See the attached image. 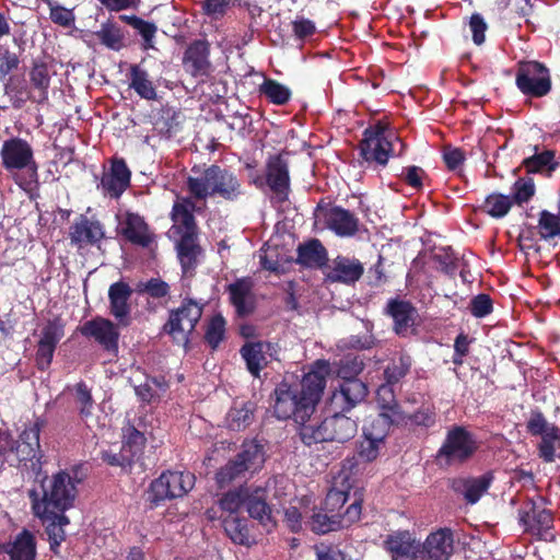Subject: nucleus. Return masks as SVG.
<instances>
[{"instance_id":"13","label":"nucleus","mask_w":560,"mask_h":560,"mask_svg":"<svg viewBox=\"0 0 560 560\" xmlns=\"http://www.w3.org/2000/svg\"><path fill=\"white\" fill-rule=\"evenodd\" d=\"M520 522L526 532L539 537V539L551 540L553 538L550 532L553 523L551 512L538 509L534 502H529L525 509L520 511Z\"/></svg>"},{"instance_id":"60","label":"nucleus","mask_w":560,"mask_h":560,"mask_svg":"<svg viewBox=\"0 0 560 560\" xmlns=\"http://www.w3.org/2000/svg\"><path fill=\"white\" fill-rule=\"evenodd\" d=\"M535 192V186L532 179H520L514 184L513 194L511 198L513 203H523L527 202Z\"/></svg>"},{"instance_id":"47","label":"nucleus","mask_w":560,"mask_h":560,"mask_svg":"<svg viewBox=\"0 0 560 560\" xmlns=\"http://www.w3.org/2000/svg\"><path fill=\"white\" fill-rule=\"evenodd\" d=\"M145 444L143 433L138 431L135 427L128 425L124 429V440L121 447L126 453L132 455L133 462H138L142 455Z\"/></svg>"},{"instance_id":"43","label":"nucleus","mask_w":560,"mask_h":560,"mask_svg":"<svg viewBox=\"0 0 560 560\" xmlns=\"http://www.w3.org/2000/svg\"><path fill=\"white\" fill-rule=\"evenodd\" d=\"M249 489L240 487L236 490L226 492L220 500L219 506L223 516L238 515L240 510L247 503Z\"/></svg>"},{"instance_id":"32","label":"nucleus","mask_w":560,"mask_h":560,"mask_svg":"<svg viewBox=\"0 0 560 560\" xmlns=\"http://www.w3.org/2000/svg\"><path fill=\"white\" fill-rule=\"evenodd\" d=\"M490 480L486 476L478 478H459L453 481V489L455 492L462 494L470 504L479 501L481 495L488 490Z\"/></svg>"},{"instance_id":"21","label":"nucleus","mask_w":560,"mask_h":560,"mask_svg":"<svg viewBox=\"0 0 560 560\" xmlns=\"http://www.w3.org/2000/svg\"><path fill=\"white\" fill-rule=\"evenodd\" d=\"M368 395L366 385L359 378H346L339 385V389L332 394L331 405L348 411L361 402Z\"/></svg>"},{"instance_id":"27","label":"nucleus","mask_w":560,"mask_h":560,"mask_svg":"<svg viewBox=\"0 0 560 560\" xmlns=\"http://www.w3.org/2000/svg\"><path fill=\"white\" fill-rule=\"evenodd\" d=\"M246 509L250 517L257 520L267 532L276 526L270 506L266 502L265 491L260 488L249 491Z\"/></svg>"},{"instance_id":"34","label":"nucleus","mask_w":560,"mask_h":560,"mask_svg":"<svg viewBox=\"0 0 560 560\" xmlns=\"http://www.w3.org/2000/svg\"><path fill=\"white\" fill-rule=\"evenodd\" d=\"M376 400L381 412L387 413V417L396 421L397 424L404 420L402 410L396 400L394 385L388 383L382 384L377 388Z\"/></svg>"},{"instance_id":"4","label":"nucleus","mask_w":560,"mask_h":560,"mask_svg":"<svg viewBox=\"0 0 560 560\" xmlns=\"http://www.w3.org/2000/svg\"><path fill=\"white\" fill-rule=\"evenodd\" d=\"M479 448L477 436L463 425H452L436 453V460L446 466L469 460Z\"/></svg>"},{"instance_id":"39","label":"nucleus","mask_w":560,"mask_h":560,"mask_svg":"<svg viewBox=\"0 0 560 560\" xmlns=\"http://www.w3.org/2000/svg\"><path fill=\"white\" fill-rule=\"evenodd\" d=\"M226 535L237 545L247 546L252 542L247 520L240 515L220 516Z\"/></svg>"},{"instance_id":"41","label":"nucleus","mask_w":560,"mask_h":560,"mask_svg":"<svg viewBox=\"0 0 560 560\" xmlns=\"http://www.w3.org/2000/svg\"><path fill=\"white\" fill-rule=\"evenodd\" d=\"M404 420L398 425H406L410 429H429L436 422L435 408L431 404H423L417 411L406 413L402 411Z\"/></svg>"},{"instance_id":"42","label":"nucleus","mask_w":560,"mask_h":560,"mask_svg":"<svg viewBox=\"0 0 560 560\" xmlns=\"http://www.w3.org/2000/svg\"><path fill=\"white\" fill-rule=\"evenodd\" d=\"M363 436L359 446V456L366 462H372L378 456L380 448L384 444V431L374 432L373 429H363Z\"/></svg>"},{"instance_id":"57","label":"nucleus","mask_w":560,"mask_h":560,"mask_svg":"<svg viewBox=\"0 0 560 560\" xmlns=\"http://www.w3.org/2000/svg\"><path fill=\"white\" fill-rule=\"evenodd\" d=\"M560 447V430L557 433L541 438L538 445L539 456L546 463H552L556 458V451Z\"/></svg>"},{"instance_id":"29","label":"nucleus","mask_w":560,"mask_h":560,"mask_svg":"<svg viewBox=\"0 0 560 560\" xmlns=\"http://www.w3.org/2000/svg\"><path fill=\"white\" fill-rule=\"evenodd\" d=\"M252 288V281L248 279H238L228 288L230 300L240 316H246L254 310Z\"/></svg>"},{"instance_id":"54","label":"nucleus","mask_w":560,"mask_h":560,"mask_svg":"<svg viewBox=\"0 0 560 560\" xmlns=\"http://www.w3.org/2000/svg\"><path fill=\"white\" fill-rule=\"evenodd\" d=\"M538 231L544 240H550L560 234V217L546 210L540 212Z\"/></svg>"},{"instance_id":"63","label":"nucleus","mask_w":560,"mask_h":560,"mask_svg":"<svg viewBox=\"0 0 560 560\" xmlns=\"http://www.w3.org/2000/svg\"><path fill=\"white\" fill-rule=\"evenodd\" d=\"M201 9L211 20L221 19L229 7L228 0H203L200 2Z\"/></svg>"},{"instance_id":"62","label":"nucleus","mask_w":560,"mask_h":560,"mask_svg":"<svg viewBox=\"0 0 560 560\" xmlns=\"http://www.w3.org/2000/svg\"><path fill=\"white\" fill-rule=\"evenodd\" d=\"M469 310L477 318L486 317L493 310L492 300L487 294H479L470 301Z\"/></svg>"},{"instance_id":"20","label":"nucleus","mask_w":560,"mask_h":560,"mask_svg":"<svg viewBox=\"0 0 560 560\" xmlns=\"http://www.w3.org/2000/svg\"><path fill=\"white\" fill-rule=\"evenodd\" d=\"M132 289L127 282L117 281L109 285V312L122 326L130 324Z\"/></svg>"},{"instance_id":"6","label":"nucleus","mask_w":560,"mask_h":560,"mask_svg":"<svg viewBox=\"0 0 560 560\" xmlns=\"http://www.w3.org/2000/svg\"><path fill=\"white\" fill-rule=\"evenodd\" d=\"M195 486V476L188 471H165L150 485L148 499L158 506L165 500L184 497Z\"/></svg>"},{"instance_id":"35","label":"nucleus","mask_w":560,"mask_h":560,"mask_svg":"<svg viewBox=\"0 0 560 560\" xmlns=\"http://www.w3.org/2000/svg\"><path fill=\"white\" fill-rule=\"evenodd\" d=\"M255 406L249 401H235L226 415V425L233 431L247 428L254 419Z\"/></svg>"},{"instance_id":"30","label":"nucleus","mask_w":560,"mask_h":560,"mask_svg":"<svg viewBox=\"0 0 560 560\" xmlns=\"http://www.w3.org/2000/svg\"><path fill=\"white\" fill-rule=\"evenodd\" d=\"M32 91L27 92V98L38 104L48 100L50 85V71L45 63H35L30 71Z\"/></svg>"},{"instance_id":"56","label":"nucleus","mask_w":560,"mask_h":560,"mask_svg":"<svg viewBox=\"0 0 560 560\" xmlns=\"http://www.w3.org/2000/svg\"><path fill=\"white\" fill-rule=\"evenodd\" d=\"M74 397L80 416L82 418H88L91 416L93 409V399L90 389L84 383H78L74 386Z\"/></svg>"},{"instance_id":"49","label":"nucleus","mask_w":560,"mask_h":560,"mask_svg":"<svg viewBox=\"0 0 560 560\" xmlns=\"http://www.w3.org/2000/svg\"><path fill=\"white\" fill-rule=\"evenodd\" d=\"M526 429L529 434L540 438L560 431V429L555 423L549 422L542 412L538 409L530 412L526 422Z\"/></svg>"},{"instance_id":"58","label":"nucleus","mask_w":560,"mask_h":560,"mask_svg":"<svg viewBox=\"0 0 560 560\" xmlns=\"http://www.w3.org/2000/svg\"><path fill=\"white\" fill-rule=\"evenodd\" d=\"M225 331V320L221 315L212 317L206 330V341L215 349L222 341Z\"/></svg>"},{"instance_id":"12","label":"nucleus","mask_w":560,"mask_h":560,"mask_svg":"<svg viewBox=\"0 0 560 560\" xmlns=\"http://www.w3.org/2000/svg\"><path fill=\"white\" fill-rule=\"evenodd\" d=\"M81 334L94 339L104 350L116 352L118 349L119 330L109 319L96 317L84 323Z\"/></svg>"},{"instance_id":"3","label":"nucleus","mask_w":560,"mask_h":560,"mask_svg":"<svg viewBox=\"0 0 560 560\" xmlns=\"http://www.w3.org/2000/svg\"><path fill=\"white\" fill-rule=\"evenodd\" d=\"M360 150L365 161L386 165L389 156L402 154L405 144L394 131L376 125L364 131Z\"/></svg>"},{"instance_id":"33","label":"nucleus","mask_w":560,"mask_h":560,"mask_svg":"<svg viewBox=\"0 0 560 560\" xmlns=\"http://www.w3.org/2000/svg\"><path fill=\"white\" fill-rule=\"evenodd\" d=\"M235 458L242 463L252 475L259 470L265 463V447L258 440L245 441L241 452Z\"/></svg>"},{"instance_id":"16","label":"nucleus","mask_w":560,"mask_h":560,"mask_svg":"<svg viewBox=\"0 0 560 560\" xmlns=\"http://www.w3.org/2000/svg\"><path fill=\"white\" fill-rule=\"evenodd\" d=\"M32 510L34 515L40 520L45 527L50 550L57 553L61 542L66 539L65 527L70 523L65 514L66 512L48 511L44 505H38V509Z\"/></svg>"},{"instance_id":"15","label":"nucleus","mask_w":560,"mask_h":560,"mask_svg":"<svg viewBox=\"0 0 560 560\" xmlns=\"http://www.w3.org/2000/svg\"><path fill=\"white\" fill-rule=\"evenodd\" d=\"M266 180L279 202L288 199L290 192L289 165L283 155L270 156L267 162Z\"/></svg>"},{"instance_id":"22","label":"nucleus","mask_w":560,"mask_h":560,"mask_svg":"<svg viewBox=\"0 0 560 560\" xmlns=\"http://www.w3.org/2000/svg\"><path fill=\"white\" fill-rule=\"evenodd\" d=\"M184 68L194 77L208 75L211 63L209 60V44L205 40L191 43L183 58Z\"/></svg>"},{"instance_id":"51","label":"nucleus","mask_w":560,"mask_h":560,"mask_svg":"<svg viewBox=\"0 0 560 560\" xmlns=\"http://www.w3.org/2000/svg\"><path fill=\"white\" fill-rule=\"evenodd\" d=\"M512 205L513 200L511 196L491 194L486 198L483 209L492 218H503L508 214Z\"/></svg>"},{"instance_id":"24","label":"nucleus","mask_w":560,"mask_h":560,"mask_svg":"<svg viewBox=\"0 0 560 560\" xmlns=\"http://www.w3.org/2000/svg\"><path fill=\"white\" fill-rule=\"evenodd\" d=\"M362 264L354 258L338 256L329 266L328 279L332 282L354 283L363 273Z\"/></svg>"},{"instance_id":"48","label":"nucleus","mask_w":560,"mask_h":560,"mask_svg":"<svg viewBox=\"0 0 560 560\" xmlns=\"http://www.w3.org/2000/svg\"><path fill=\"white\" fill-rule=\"evenodd\" d=\"M249 474L247 468L236 458L230 460L215 475V480L220 488H224L233 481L246 478Z\"/></svg>"},{"instance_id":"10","label":"nucleus","mask_w":560,"mask_h":560,"mask_svg":"<svg viewBox=\"0 0 560 560\" xmlns=\"http://www.w3.org/2000/svg\"><path fill=\"white\" fill-rule=\"evenodd\" d=\"M454 553V534L451 528H439L420 542L418 560H450Z\"/></svg>"},{"instance_id":"5","label":"nucleus","mask_w":560,"mask_h":560,"mask_svg":"<svg viewBox=\"0 0 560 560\" xmlns=\"http://www.w3.org/2000/svg\"><path fill=\"white\" fill-rule=\"evenodd\" d=\"M273 412L280 420L294 419L296 423H304L313 413L310 402L301 396L299 387L287 382L280 383L273 392Z\"/></svg>"},{"instance_id":"55","label":"nucleus","mask_w":560,"mask_h":560,"mask_svg":"<svg viewBox=\"0 0 560 560\" xmlns=\"http://www.w3.org/2000/svg\"><path fill=\"white\" fill-rule=\"evenodd\" d=\"M127 22L139 32L144 40V49L154 48L153 38L156 33V26L153 23L147 22L138 16L126 18Z\"/></svg>"},{"instance_id":"2","label":"nucleus","mask_w":560,"mask_h":560,"mask_svg":"<svg viewBox=\"0 0 560 560\" xmlns=\"http://www.w3.org/2000/svg\"><path fill=\"white\" fill-rule=\"evenodd\" d=\"M195 206L189 198L176 202L172 210L173 232L178 234L180 240L177 243V255L184 275L191 272L197 265V257L200 253L196 244V224L192 211Z\"/></svg>"},{"instance_id":"25","label":"nucleus","mask_w":560,"mask_h":560,"mask_svg":"<svg viewBox=\"0 0 560 560\" xmlns=\"http://www.w3.org/2000/svg\"><path fill=\"white\" fill-rule=\"evenodd\" d=\"M2 551L10 557V560H36L35 535L27 529H23L13 540L2 546Z\"/></svg>"},{"instance_id":"64","label":"nucleus","mask_w":560,"mask_h":560,"mask_svg":"<svg viewBox=\"0 0 560 560\" xmlns=\"http://www.w3.org/2000/svg\"><path fill=\"white\" fill-rule=\"evenodd\" d=\"M102 459L110 466H119L121 468L130 467L135 463L132 455L126 453L122 447L118 453L113 451H104L102 453Z\"/></svg>"},{"instance_id":"19","label":"nucleus","mask_w":560,"mask_h":560,"mask_svg":"<svg viewBox=\"0 0 560 560\" xmlns=\"http://www.w3.org/2000/svg\"><path fill=\"white\" fill-rule=\"evenodd\" d=\"M131 172L122 159H114L110 168L103 173L101 188L106 196L119 198L130 185Z\"/></svg>"},{"instance_id":"14","label":"nucleus","mask_w":560,"mask_h":560,"mask_svg":"<svg viewBox=\"0 0 560 560\" xmlns=\"http://www.w3.org/2000/svg\"><path fill=\"white\" fill-rule=\"evenodd\" d=\"M118 231L130 243L148 247L152 242V233L144 219L138 213L120 211L117 214Z\"/></svg>"},{"instance_id":"36","label":"nucleus","mask_w":560,"mask_h":560,"mask_svg":"<svg viewBox=\"0 0 560 560\" xmlns=\"http://www.w3.org/2000/svg\"><path fill=\"white\" fill-rule=\"evenodd\" d=\"M389 313L394 319L395 331L405 335L415 324V308L408 302L393 301L389 304Z\"/></svg>"},{"instance_id":"44","label":"nucleus","mask_w":560,"mask_h":560,"mask_svg":"<svg viewBox=\"0 0 560 560\" xmlns=\"http://www.w3.org/2000/svg\"><path fill=\"white\" fill-rule=\"evenodd\" d=\"M557 165L555 154L549 150L536 153L524 161V166L528 173H541L547 176H550Z\"/></svg>"},{"instance_id":"37","label":"nucleus","mask_w":560,"mask_h":560,"mask_svg":"<svg viewBox=\"0 0 560 560\" xmlns=\"http://www.w3.org/2000/svg\"><path fill=\"white\" fill-rule=\"evenodd\" d=\"M70 235L73 243H96L104 236V232L97 221H90L82 217L71 228Z\"/></svg>"},{"instance_id":"61","label":"nucleus","mask_w":560,"mask_h":560,"mask_svg":"<svg viewBox=\"0 0 560 560\" xmlns=\"http://www.w3.org/2000/svg\"><path fill=\"white\" fill-rule=\"evenodd\" d=\"M139 291L148 293L153 299H161L168 294L170 285L159 278H152L141 283Z\"/></svg>"},{"instance_id":"11","label":"nucleus","mask_w":560,"mask_h":560,"mask_svg":"<svg viewBox=\"0 0 560 560\" xmlns=\"http://www.w3.org/2000/svg\"><path fill=\"white\" fill-rule=\"evenodd\" d=\"M329 372V362L317 360L311 365L310 371L303 375L301 383L296 385L301 396L305 398V401L310 402L313 410L320 399Z\"/></svg>"},{"instance_id":"52","label":"nucleus","mask_w":560,"mask_h":560,"mask_svg":"<svg viewBox=\"0 0 560 560\" xmlns=\"http://www.w3.org/2000/svg\"><path fill=\"white\" fill-rule=\"evenodd\" d=\"M310 526L316 534H326L342 526L341 517L339 515L329 516L326 513L317 512L313 514Z\"/></svg>"},{"instance_id":"23","label":"nucleus","mask_w":560,"mask_h":560,"mask_svg":"<svg viewBox=\"0 0 560 560\" xmlns=\"http://www.w3.org/2000/svg\"><path fill=\"white\" fill-rule=\"evenodd\" d=\"M320 215L324 217L326 225L339 236H352L358 231V219L340 207L318 210L316 217Z\"/></svg>"},{"instance_id":"45","label":"nucleus","mask_w":560,"mask_h":560,"mask_svg":"<svg viewBox=\"0 0 560 560\" xmlns=\"http://www.w3.org/2000/svg\"><path fill=\"white\" fill-rule=\"evenodd\" d=\"M331 424L334 441L339 443L349 441L355 435L358 431L357 422L339 412H336L334 416H331Z\"/></svg>"},{"instance_id":"1","label":"nucleus","mask_w":560,"mask_h":560,"mask_svg":"<svg viewBox=\"0 0 560 560\" xmlns=\"http://www.w3.org/2000/svg\"><path fill=\"white\" fill-rule=\"evenodd\" d=\"M78 482L79 479L66 470H60L51 477H45L40 483V491L32 490L30 492L32 509L44 505L48 511H68L74 504Z\"/></svg>"},{"instance_id":"26","label":"nucleus","mask_w":560,"mask_h":560,"mask_svg":"<svg viewBox=\"0 0 560 560\" xmlns=\"http://www.w3.org/2000/svg\"><path fill=\"white\" fill-rule=\"evenodd\" d=\"M192 175L187 179V188L191 197L205 200L213 196L217 165H210L203 171L191 170Z\"/></svg>"},{"instance_id":"31","label":"nucleus","mask_w":560,"mask_h":560,"mask_svg":"<svg viewBox=\"0 0 560 560\" xmlns=\"http://www.w3.org/2000/svg\"><path fill=\"white\" fill-rule=\"evenodd\" d=\"M129 88L141 98L155 101L158 98L156 88L145 69L140 65H131L129 69Z\"/></svg>"},{"instance_id":"38","label":"nucleus","mask_w":560,"mask_h":560,"mask_svg":"<svg viewBox=\"0 0 560 560\" xmlns=\"http://www.w3.org/2000/svg\"><path fill=\"white\" fill-rule=\"evenodd\" d=\"M300 435L303 443L306 445L334 441L331 417L326 418L319 424L302 423Z\"/></svg>"},{"instance_id":"9","label":"nucleus","mask_w":560,"mask_h":560,"mask_svg":"<svg viewBox=\"0 0 560 560\" xmlns=\"http://www.w3.org/2000/svg\"><path fill=\"white\" fill-rule=\"evenodd\" d=\"M202 315V304L186 299L180 307L170 313V318L164 325V330L174 339L187 341V335L195 329Z\"/></svg>"},{"instance_id":"50","label":"nucleus","mask_w":560,"mask_h":560,"mask_svg":"<svg viewBox=\"0 0 560 560\" xmlns=\"http://www.w3.org/2000/svg\"><path fill=\"white\" fill-rule=\"evenodd\" d=\"M259 90L271 103L277 105H283L291 98V90L271 79H266Z\"/></svg>"},{"instance_id":"28","label":"nucleus","mask_w":560,"mask_h":560,"mask_svg":"<svg viewBox=\"0 0 560 560\" xmlns=\"http://www.w3.org/2000/svg\"><path fill=\"white\" fill-rule=\"evenodd\" d=\"M213 187V196H219L228 201L237 200L243 195V187L238 177L218 165Z\"/></svg>"},{"instance_id":"59","label":"nucleus","mask_w":560,"mask_h":560,"mask_svg":"<svg viewBox=\"0 0 560 560\" xmlns=\"http://www.w3.org/2000/svg\"><path fill=\"white\" fill-rule=\"evenodd\" d=\"M97 38L106 47L118 50L121 46V34L118 28L113 25H103L97 32Z\"/></svg>"},{"instance_id":"46","label":"nucleus","mask_w":560,"mask_h":560,"mask_svg":"<svg viewBox=\"0 0 560 560\" xmlns=\"http://www.w3.org/2000/svg\"><path fill=\"white\" fill-rule=\"evenodd\" d=\"M411 363V358L407 354L401 353L394 358L384 371L385 383L392 385L399 383L409 372Z\"/></svg>"},{"instance_id":"18","label":"nucleus","mask_w":560,"mask_h":560,"mask_svg":"<svg viewBox=\"0 0 560 560\" xmlns=\"http://www.w3.org/2000/svg\"><path fill=\"white\" fill-rule=\"evenodd\" d=\"M241 354L250 374L253 376H259L260 371L267 366L271 360L277 359L278 348L271 342H250L242 347Z\"/></svg>"},{"instance_id":"40","label":"nucleus","mask_w":560,"mask_h":560,"mask_svg":"<svg viewBox=\"0 0 560 560\" xmlns=\"http://www.w3.org/2000/svg\"><path fill=\"white\" fill-rule=\"evenodd\" d=\"M326 258V249L318 240H312L298 248L296 261L305 267L322 266Z\"/></svg>"},{"instance_id":"53","label":"nucleus","mask_w":560,"mask_h":560,"mask_svg":"<svg viewBox=\"0 0 560 560\" xmlns=\"http://www.w3.org/2000/svg\"><path fill=\"white\" fill-rule=\"evenodd\" d=\"M65 336V326L60 319L48 320L42 328L38 342L57 347Z\"/></svg>"},{"instance_id":"8","label":"nucleus","mask_w":560,"mask_h":560,"mask_svg":"<svg viewBox=\"0 0 560 560\" xmlns=\"http://www.w3.org/2000/svg\"><path fill=\"white\" fill-rule=\"evenodd\" d=\"M0 156L3 168L10 173L23 170L36 173L33 148L22 138L13 137L5 140Z\"/></svg>"},{"instance_id":"17","label":"nucleus","mask_w":560,"mask_h":560,"mask_svg":"<svg viewBox=\"0 0 560 560\" xmlns=\"http://www.w3.org/2000/svg\"><path fill=\"white\" fill-rule=\"evenodd\" d=\"M384 548L392 560H418L420 541L409 530H397L386 537Z\"/></svg>"},{"instance_id":"7","label":"nucleus","mask_w":560,"mask_h":560,"mask_svg":"<svg viewBox=\"0 0 560 560\" xmlns=\"http://www.w3.org/2000/svg\"><path fill=\"white\" fill-rule=\"evenodd\" d=\"M516 85L522 93L541 97L551 89L549 70L540 62H521L516 72Z\"/></svg>"}]
</instances>
